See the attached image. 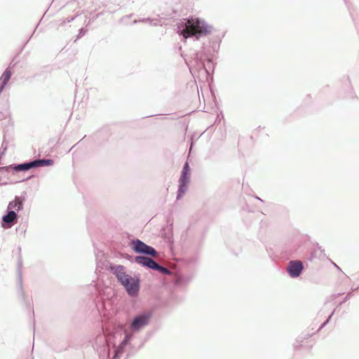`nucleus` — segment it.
Instances as JSON below:
<instances>
[{
    "label": "nucleus",
    "instance_id": "0eeeda50",
    "mask_svg": "<svg viewBox=\"0 0 359 359\" xmlns=\"http://www.w3.org/2000/svg\"><path fill=\"white\" fill-rule=\"evenodd\" d=\"M17 215L13 210H10L8 214L3 217L2 226L5 229L11 227L12 223L16 220Z\"/></svg>",
    "mask_w": 359,
    "mask_h": 359
},
{
    "label": "nucleus",
    "instance_id": "423d86ee",
    "mask_svg": "<svg viewBox=\"0 0 359 359\" xmlns=\"http://www.w3.org/2000/svg\"><path fill=\"white\" fill-rule=\"evenodd\" d=\"M303 269V264L300 261H291L287 266V271L291 277H298Z\"/></svg>",
    "mask_w": 359,
    "mask_h": 359
},
{
    "label": "nucleus",
    "instance_id": "4468645a",
    "mask_svg": "<svg viewBox=\"0 0 359 359\" xmlns=\"http://www.w3.org/2000/svg\"><path fill=\"white\" fill-rule=\"evenodd\" d=\"M126 341H127V337H126L125 340L123 341V344L126 343Z\"/></svg>",
    "mask_w": 359,
    "mask_h": 359
},
{
    "label": "nucleus",
    "instance_id": "ddd939ff",
    "mask_svg": "<svg viewBox=\"0 0 359 359\" xmlns=\"http://www.w3.org/2000/svg\"><path fill=\"white\" fill-rule=\"evenodd\" d=\"M189 172H190V168H189V163H186L184 165L183 170H182V173H184V175L185 174L189 175Z\"/></svg>",
    "mask_w": 359,
    "mask_h": 359
},
{
    "label": "nucleus",
    "instance_id": "39448f33",
    "mask_svg": "<svg viewBox=\"0 0 359 359\" xmlns=\"http://www.w3.org/2000/svg\"><path fill=\"white\" fill-rule=\"evenodd\" d=\"M151 318L150 313H144L141 315L136 316L131 323V328L133 330H139L142 327H144L149 323V320Z\"/></svg>",
    "mask_w": 359,
    "mask_h": 359
},
{
    "label": "nucleus",
    "instance_id": "9b49d317",
    "mask_svg": "<svg viewBox=\"0 0 359 359\" xmlns=\"http://www.w3.org/2000/svg\"><path fill=\"white\" fill-rule=\"evenodd\" d=\"M8 208L10 210H19L22 208V201L16 197L13 201L9 203Z\"/></svg>",
    "mask_w": 359,
    "mask_h": 359
},
{
    "label": "nucleus",
    "instance_id": "20e7f679",
    "mask_svg": "<svg viewBox=\"0 0 359 359\" xmlns=\"http://www.w3.org/2000/svg\"><path fill=\"white\" fill-rule=\"evenodd\" d=\"M53 163V161L51 159L36 160L27 163L20 164L15 169L16 170H27L32 168L50 165Z\"/></svg>",
    "mask_w": 359,
    "mask_h": 359
},
{
    "label": "nucleus",
    "instance_id": "7ed1b4c3",
    "mask_svg": "<svg viewBox=\"0 0 359 359\" xmlns=\"http://www.w3.org/2000/svg\"><path fill=\"white\" fill-rule=\"evenodd\" d=\"M132 245L133 249L137 253H143L151 255L152 257H156L157 255V252L154 248L146 245L144 243L138 239L136 241H133Z\"/></svg>",
    "mask_w": 359,
    "mask_h": 359
},
{
    "label": "nucleus",
    "instance_id": "1a4fd4ad",
    "mask_svg": "<svg viewBox=\"0 0 359 359\" xmlns=\"http://www.w3.org/2000/svg\"><path fill=\"white\" fill-rule=\"evenodd\" d=\"M189 175L185 174L184 175V173H182L180 179V189H179V194L177 196V198H179L186 191V186L189 182Z\"/></svg>",
    "mask_w": 359,
    "mask_h": 359
},
{
    "label": "nucleus",
    "instance_id": "f257e3e1",
    "mask_svg": "<svg viewBox=\"0 0 359 359\" xmlns=\"http://www.w3.org/2000/svg\"><path fill=\"white\" fill-rule=\"evenodd\" d=\"M114 273L130 295L134 296L137 294L140 288L138 279L126 274L122 266L116 267L114 269Z\"/></svg>",
    "mask_w": 359,
    "mask_h": 359
},
{
    "label": "nucleus",
    "instance_id": "f8f14e48",
    "mask_svg": "<svg viewBox=\"0 0 359 359\" xmlns=\"http://www.w3.org/2000/svg\"><path fill=\"white\" fill-rule=\"evenodd\" d=\"M154 269L159 271L160 272H161L162 273H164V274H170V271L168 269H166L163 266H161L158 265V264H157V266L156 267H154Z\"/></svg>",
    "mask_w": 359,
    "mask_h": 359
},
{
    "label": "nucleus",
    "instance_id": "f03ea898",
    "mask_svg": "<svg viewBox=\"0 0 359 359\" xmlns=\"http://www.w3.org/2000/svg\"><path fill=\"white\" fill-rule=\"evenodd\" d=\"M208 32V27L204 22L199 19H191L187 20L185 28L182 31V34L187 38L196 34L207 33Z\"/></svg>",
    "mask_w": 359,
    "mask_h": 359
},
{
    "label": "nucleus",
    "instance_id": "9d476101",
    "mask_svg": "<svg viewBox=\"0 0 359 359\" xmlns=\"http://www.w3.org/2000/svg\"><path fill=\"white\" fill-rule=\"evenodd\" d=\"M12 75V72L11 69H6L2 76L0 78V93L4 90L5 86L7 84L8 81L11 79V76Z\"/></svg>",
    "mask_w": 359,
    "mask_h": 359
},
{
    "label": "nucleus",
    "instance_id": "6e6552de",
    "mask_svg": "<svg viewBox=\"0 0 359 359\" xmlns=\"http://www.w3.org/2000/svg\"><path fill=\"white\" fill-rule=\"evenodd\" d=\"M135 262L152 269L157 266V263L152 259L145 257L137 256L135 257Z\"/></svg>",
    "mask_w": 359,
    "mask_h": 359
}]
</instances>
